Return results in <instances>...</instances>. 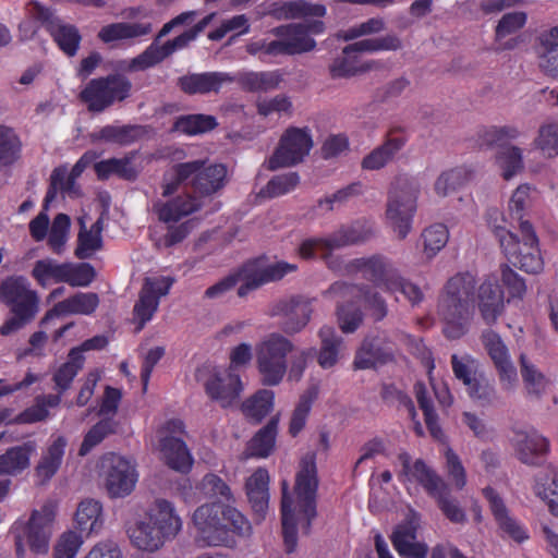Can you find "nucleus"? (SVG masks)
Listing matches in <instances>:
<instances>
[{
  "label": "nucleus",
  "instance_id": "1",
  "mask_svg": "<svg viewBox=\"0 0 558 558\" xmlns=\"http://www.w3.org/2000/svg\"><path fill=\"white\" fill-rule=\"evenodd\" d=\"M318 487L315 454L306 453L300 462L294 490L289 492L288 482L281 483V523L286 548L293 551L299 535L310 532L316 517V492Z\"/></svg>",
  "mask_w": 558,
  "mask_h": 558
},
{
  "label": "nucleus",
  "instance_id": "2",
  "mask_svg": "<svg viewBox=\"0 0 558 558\" xmlns=\"http://www.w3.org/2000/svg\"><path fill=\"white\" fill-rule=\"evenodd\" d=\"M183 530V519L174 504L156 498L126 526V535L133 548L142 554H155L168 542L173 541Z\"/></svg>",
  "mask_w": 558,
  "mask_h": 558
},
{
  "label": "nucleus",
  "instance_id": "3",
  "mask_svg": "<svg viewBox=\"0 0 558 558\" xmlns=\"http://www.w3.org/2000/svg\"><path fill=\"white\" fill-rule=\"evenodd\" d=\"M192 523L197 539L208 546H231L233 534L247 536L251 533L248 520L236 508L221 501L197 507Z\"/></svg>",
  "mask_w": 558,
  "mask_h": 558
},
{
  "label": "nucleus",
  "instance_id": "4",
  "mask_svg": "<svg viewBox=\"0 0 558 558\" xmlns=\"http://www.w3.org/2000/svg\"><path fill=\"white\" fill-rule=\"evenodd\" d=\"M475 277L470 272L449 279L439 300L438 311L448 339H459L469 330L474 314Z\"/></svg>",
  "mask_w": 558,
  "mask_h": 558
},
{
  "label": "nucleus",
  "instance_id": "5",
  "mask_svg": "<svg viewBox=\"0 0 558 558\" xmlns=\"http://www.w3.org/2000/svg\"><path fill=\"white\" fill-rule=\"evenodd\" d=\"M500 216L497 209L489 210L488 225L498 238L508 259L527 274H539L544 269V259L531 223L529 221L521 222L520 231L523 240L520 242L505 225L499 223Z\"/></svg>",
  "mask_w": 558,
  "mask_h": 558
},
{
  "label": "nucleus",
  "instance_id": "6",
  "mask_svg": "<svg viewBox=\"0 0 558 558\" xmlns=\"http://www.w3.org/2000/svg\"><path fill=\"white\" fill-rule=\"evenodd\" d=\"M226 178L227 169L220 163L206 165L203 160L179 162L165 172L161 184L162 195H171L181 184L187 182L195 191L209 195L225 185Z\"/></svg>",
  "mask_w": 558,
  "mask_h": 558
},
{
  "label": "nucleus",
  "instance_id": "7",
  "mask_svg": "<svg viewBox=\"0 0 558 558\" xmlns=\"http://www.w3.org/2000/svg\"><path fill=\"white\" fill-rule=\"evenodd\" d=\"M0 300L12 314L0 326L2 336L12 335L33 322L39 312L38 293L31 288L29 281L22 276H12L0 284Z\"/></svg>",
  "mask_w": 558,
  "mask_h": 558
},
{
  "label": "nucleus",
  "instance_id": "8",
  "mask_svg": "<svg viewBox=\"0 0 558 558\" xmlns=\"http://www.w3.org/2000/svg\"><path fill=\"white\" fill-rule=\"evenodd\" d=\"M293 342L279 332L264 336L255 345L256 367L265 386H278L288 373V357Z\"/></svg>",
  "mask_w": 558,
  "mask_h": 558
},
{
  "label": "nucleus",
  "instance_id": "9",
  "mask_svg": "<svg viewBox=\"0 0 558 558\" xmlns=\"http://www.w3.org/2000/svg\"><path fill=\"white\" fill-rule=\"evenodd\" d=\"M199 204L190 195L156 202L153 207L154 213L158 220L167 226V232L155 239L156 245L170 247L183 241L193 229L194 222L182 220L197 210Z\"/></svg>",
  "mask_w": 558,
  "mask_h": 558
},
{
  "label": "nucleus",
  "instance_id": "10",
  "mask_svg": "<svg viewBox=\"0 0 558 558\" xmlns=\"http://www.w3.org/2000/svg\"><path fill=\"white\" fill-rule=\"evenodd\" d=\"M329 293L339 299L337 317L344 333L354 332L362 323V314L355 305V300L363 301L369 306L376 319H381L386 315L384 301L377 294H369L359 287L337 282L331 286Z\"/></svg>",
  "mask_w": 558,
  "mask_h": 558
},
{
  "label": "nucleus",
  "instance_id": "11",
  "mask_svg": "<svg viewBox=\"0 0 558 558\" xmlns=\"http://www.w3.org/2000/svg\"><path fill=\"white\" fill-rule=\"evenodd\" d=\"M418 195L420 185L408 179H399L389 192L386 219L400 240L405 239L412 230Z\"/></svg>",
  "mask_w": 558,
  "mask_h": 558
},
{
  "label": "nucleus",
  "instance_id": "12",
  "mask_svg": "<svg viewBox=\"0 0 558 558\" xmlns=\"http://www.w3.org/2000/svg\"><path fill=\"white\" fill-rule=\"evenodd\" d=\"M421 529V515L410 511L405 520L398 524L391 535L395 549L402 558H426L428 546L417 539V532ZM430 558H465L451 544L436 545L430 553Z\"/></svg>",
  "mask_w": 558,
  "mask_h": 558
},
{
  "label": "nucleus",
  "instance_id": "13",
  "mask_svg": "<svg viewBox=\"0 0 558 558\" xmlns=\"http://www.w3.org/2000/svg\"><path fill=\"white\" fill-rule=\"evenodd\" d=\"M54 510L46 505L35 510L27 522H16L13 525L16 556L26 558V547L35 555H46L49 550L52 535Z\"/></svg>",
  "mask_w": 558,
  "mask_h": 558
},
{
  "label": "nucleus",
  "instance_id": "14",
  "mask_svg": "<svg viewBox=\"0 0 558 558\" xmlns=\"http://www.w3.org/2000/svg\"><path fill=\"white\" fill-rule=\"evenodd\" d=\"M183 422L170 418L159 425L151 438V445L160 459L172 470L187 472L192 468L193 458L186 445L178 437L183 432Z\"/></svg>",
  "mask_w": 558,
  "mask_h": 558
},
{
  "label": "nucleus",
  "instance_id": "15",
  "mask_svg": "<svg viewBox=\"0 0 558 558\" xmlns=\"http://www.w3.org/2000/svg\"><path fill=\"white\" fill-rule=\"evenodd\" d=\"M100 469L110 498H124L135 489L140 475L133 458L107 453L101 458Z\"/></svg>",
  "mask_w": 558,
  "mask_h": 558
},
{
  "label": "nucleus",
  "instance_id": "16",
  "mask_svg": "<svg viewBox=\"0 0 558 558\" xmlns=\"http://www.w3.org/2000/svg\"><path fill=\"white\" fill-rule=\"evenodd\" d=\"M401 48V40L396 35H386L379 38H366L353 44L348 45L342 56L337 58L330 65V73L332 77H349L360 71L369 69L365 64L357 66L354 61V53L356 52H376V51H390Z\"/></svg>",
  "mask_w": 558,
  "mask_h": 558
},
{
  "label": "nucleus",
  "instance_id": "17",
  "mask_svg": "<svg viewBox=\"0 0 558 558\" xmlns=\"http://www.w3.org/2000/svg\"><path fill=\"white\" fill-rule=\"evenodd\" d=\"M323 32L324 23L322 21L279 27L276 29V35L280 37L279 40L270 41L266 51L268 54H294L310 51L316 45L312 36Z\"/></svg>",
  "mask_w": 558,
  "mask_h": 558
},
{
  "label": "nucleus",
  "instance_id": "18",
  "mask_svg": "<svg viewBox=\"0 0 558 558\" xmlns=\"http://www.w3.org/2000/svg\"><path fill=\"white\" fill-rule=\"evenodd\" d=\"M313 144L312 132L308 128L291 126L287 129L277 149L267 162L268 168L276 170L303 161L313 148Z\"/></svg>",
  "mask_w": 558,
  "mask_h": 558
},
{
  "label": "nucleus",
  "instance_id": "19",
  "mask_svg": "<svg viewBox=\"0 0 558 558\" xmlns=\"http://www.w3.org/2000/svg\"><path fill=\"white\" fill-rule=\"evenodd\" d=\"M359 267L366 276L375 280L377 286L386 288L395 293L400 291L410 302L417 303L422 300L421 289L404 281L398 274L397 269L383 257H372L359 260Z\"/></svg>",
  "mask_w": 558,
  "mask_h": 558
},
{
  "label": "nucleus",
  "instance_id": "20",
  "mask_svg": "<svg viewBox=\"0 0 558 558\" xmlns=\"http://www.w3.org/2000/svg\"><path fill=\"white\" fill-rule=\"evenodd\" d=\"M213 17L214 14L205 16L190 29L185 31L174 39L169 40L163 45H158L157 43L151 44L142 54L132 59L126 68L130 71H141L159 63L174 51L186 47L192 40L196 38L199 33L205 29Z\"/></svg>",
  "mask_w": 558,
  "mask_h": 558
},
{
  "label": "nucleus",
  "instance_id": "21",
  "mask_svg": "<svg viewBox=\"0 0 558 558\" xmlns=\"http://www.w3.org/2000/svg\"><path fill=\"white\" fill-rule=\"evenodd\" d=\"M130 82L119 75L90 81L81 93L82 100L92 111H102L114 101L129 96Z\"/></svg>",
  "mask_w": 558,
  "mask_h": 558
},
{
  "label": "nucleus",
  "instance_id": "22",
  "mask_svg": "<svg viewBox=\"0 0 558 558\" xmlns=\"http://www.w3.org/2000/svg\"><path fill=\"white\" fill-rule=\"evenodd\" d=\"M396 470L399 481L410 493L413 487L420 485L433 497L439 489L445 488L446 483L432 468L421 459L413 461L404 451L398 456Z\"/></svg>",
  "mask_w": 558,
  "mask_h": 558
},
{
  "label": "nucleus",
  "instance_id": "23",
  "mask_svg": "<svg viewBox=\"0 0 558 558\" xmlns=\"http://www.w3.org/2000/svg\"><path fill=\"white\" fill-rule=\"evenodd\" d=\"M367 234L368 232L362 231L361 226L357 225L342 229L332 236L306 239L301 243L299 254L305 259L313 257L328 258L333 251L363 241Z\"/></svg>",
  "mask_w": 558,
  "mask_h": 558
},
{
  "label": "nucleus",
  "instance_id": "24",
  "mask_svg": "<svg viewBox=\"0 0 558 558\" xmlns=\"http://www.w3.org/2000/svg\"><path fill=\"white\" fill-rule=\"evenodd\" d=\"M172 283L173 279L169 276H154L145 279L140 299L134 306V316L140 323V328L153 318L160 298L168 294Z\"/></svg>",
  "mask_w": 558,
  "mask_h": 558
},
{
  "label": "nucleus",
  "instance_id": "25",
  "mask_svg": "<svg viewBox=\"0 0 558 558\" xmlns=\"http://www.w3.org/2000/svg\"><path fill=\"white\" fill-rule=\"evenodd\" d=\"M295 264L287 262H276L269 265L259 263L247 264L240 272L239 277L242 284L239 287V295L243 296L248 291L259 286L282 279L286 275L296 270Z\"/></svg>",
  "mask_w": 558,
  "mask_h": 558
},
{
  "label": "nucleus",
  "instance_id": "26",
  "mask_svg": "<svg viewBox=\"0 0 558 558\" xmlns=\"http://www.w3.org/2000/svg\"><path fill=\"white\" fill-rule=\"evenodd\" d=\"M483 344L497 369L499 381L505 390H513L518 384V373L508 349L501 338L489 330L482 336Z\"/></svg>",
  "mask_w": 558,
  "mask_h": 558
},
{
  "label": "nucleus",
  "instance_id": "27",
  "mask_svg": "<svg viewBox=\"0 0 558 558\" xmlns=\"http://www.w3.org/2000/svg\"><path fill=\"white\" fill-rule=\"evenodd\" d=\"M205 389L211 399L222 407H229L240 397L243 391V384L239 374L232 372L231 368L215 367L205 381Z\"/></svg>",
  "mask_w": 558,
  "mask_h": 558
},
{
  "label": "nucleus",
  "instance_id": "28",
  "mask_svg": "<svg viewBox=\"0 0 558 558\" xmlns=\"http://www.w3.org/2000/svg\"><path fill=\"white\" fill-rule=\"evenodd\" d=\"M98 304L99 299L96 293L78 292L73 296L57 303L51 310H49L40 320V326L46 327L52 320L69 315H90L95 312Z\"/></svg>",
  "mask_w": 558,
  "mask_h": 558
},
{
  "label": "nucleus",
  "instance_id": "29",
  "mask_svg": "<svg viewBox=\"0 0 558 558\" xmlns=\"http://www.w3.org/2000/svg\"><path fill=\"white\" fill-rule=\"evenodd\" d=\"M274 315H282V329L287 333L302 330L310 322L312 308L310 302L300 296L280 300L272 310Z\"/></svg>",
  "mask_w": 558,
  "mask_h": 558
},
{
  "label": "nucleus",
  "instance_id": "30",
  "mask_svg": "<svg viewBox=\"0 0 558 558\" xmlns=\"http://www.w3.org/2000/svg\"><path fill=\"white\" fill-rule=\"evenodd\" d=\"M269 480V473L264 468H257L245 480V494L258 520L265 519L268 511Z\"/></svg>",
  "mask_w": 558,
  "mask_h": 558
},
{
  "label": "nucleus",
  "instance_id": "31",
  "mask_svg": "<svg viewBox=\"0 0 558 558\" xmlns=\"http://www.w3.org/2000/svg\"><path fill=\"white\" fill-rule=\"evenodd\" d=\"M66 447L68 440L64 436L50 437L35 469L36 477L40 483H47L56 475L62 464Z\"/></svg>",
  "mask_w": 558,
  "mask_h": 558
},
{
  "label": "nucleus",
  "instance_id": "32",
  "mask_svg": "<svg viewBox=\"0 0 558 558\" xmlns=\"http://www.w3.org/2000/svg\"><path fill=\"white\" fill-rule=\"evenodd\" d=\"M477 305L482 318L487 324H493L504 310V293L495 276H488L480 284L477 290Z\"/></svg>",
  "mask_w": 558,
  "mask_h": 558
},
{
  "label": "nucleus",
  "instance_id": "33",
  "mask_svg": "<svg viewBox=\"0 0 558 558\" xmlns=\"http://www.w3.org/2000/svg\"><path fill=\"white\" fill-rule=\"evenodd\" d=\"M515 454L525 464H536L548 452L549 444L536 430L518 432L512 439Z\"/></svg>",
  "mask_w": 558,
  "mask_h": 558
},
{
  "label": "nucleus",
  "instance_id": "34",
  "mask_svg": "<svg viewBox=\"0 0 558 558\" xmlns=\"http://www.w3.org/2000/svg\"><path fill=\"white\" fill-rule=\"evenodd\" d=\"M483 494L489 504L495 520L505 535L518 543L524 542L527 538L526 531L509 515V512L499 495L490 487L485 488Z\"/></svg>",
  "mask_w": 558,
  "mask_h": 558
},
{
  "label": "nucleus",
  "instance_id": "35",
  "mask_svg": "<svg viewBox=\"0 0 558 558\" xmlns=\"http://www.w3.org/2000/svg\"><path fill=\"white\" fill-rule=\"evenodd\" d=\"M527 22L524 11H512L504 14L495 27V40L499 49L513 50L521 40L515 35Z\"/></svg>",
  "mask_w": 558,
  "mask_h": 558
},
{
  "label": "nucleus",
  "instance_id": "36",
  "mask_svg": "<svg viewBox=\"0 0 558 558\" xmlns=\"http://www.w3.org/2000/svg\"><path fill=\"white\" fill-rule=\"evenodd\" d=\"M392 344L384 337H367L356 352L354 365L365 369L384 363L392 356Z\"/></svg>",
  "mask_w": 558,
  "mask_h": 558
},
{
  "label": "nucleus",
  "instance_id": "37",
  "mask_svg": "<svg viewBox=\"0 0 558 558\" xmlns=\"http://www.w3.org/2000/svg\"><path fill=\"white\" fill-rule=\"evenodd\" d=\"M536 51L539 66L546 73L558 76V24L541 32Z\"/></svg>",
  "mask_w": 558,
  "mask_h": 558
},
{
  "label": "nucleus",
  "instance_id": "38",
  "mask_svg": "<svg viewBox=\"0 0 558 558\" xmlns=\"http://www.w3.org/2000/svg\"><path fill=\"white\" fill-rule=\"evenodd\" d=\"M74 521L82 533L98 534L105 523L102 504L93 498L82 500L77 506Z\"/></svg>",
  "mask_w": 558,
  "mask_h": 558
},
{
  "label": "nucleus",
  "instance_id": "39",
  "mask_svg": "<svg viewBox=\"0 0 558 558\" xmlns=\"http://www.w3.org/2000/svg\"><path fill=\"white\" fill-rule=\"evenodd\" d=\"M232 81L233 78L227 73L211 72L184 76L180 80V86L189 94H206L219 92L223 85Z\"/></svg>",
  "mask_w": 558,
  "mask_h": 558
},
{
  "label": "nucleus",
  "instance_id": "40",
  "mask_svg": "<svg viewBox=\"0 0 558 558\" xmlns=\"http://www.w3.org/2000/svg\"><path fill=\"white\" fill-rule=\"evenodd\" d=\"M97 159V155L94 151L85 153L80 160L74 165L71 170V173L68 175L66 169L58 168L53 171L51 175V189L47 193L46 204L51 202L56 196L58 190L60 191H70L74 183V180L78 178L84 169L93 163Z\"/></svg>",
  "mask_w": 558,
  "mask_h": 558
},
{
  "label": "nucleus",
  "instance_id": "41",
  "mask_svg": "<svg viewBox=\"0 0 558 558\" xmlns=\"http://www.w3.org/2000/svg\"><path fill=\"white\" fill-rule=\"evenodd\" d=\"M36 452V444L27 441L20 446L9 448L0 454V473L17 475L31 464V458Z\"/></svg>",
  "mask_w": 558,
  "mask_h": 558
},
{
  "label": "nucleus",
  "instance_id": "42",
  "mask_svg": "<svg viewBox=\"0 0 558 558\" xmlns=\"http://www.w3.org/2000/svg\"><path fill=\"white\" fill-rule=\"evenodd\" d=\"M534 493L544 500L555 515H558V470L548 466L537 473Z\"/></svg>",
  "mask_w": 558,
  "mask_h": 558
},
{
  "label": "nucleus",
  "instance_id": "43",
  "mask_svg": "<svg viewBox=\"0 0 558 558\" xmlns=\"http://www.w3.org/2000/svg\"><path fill=\"white\" fill-rule=\"evenodd\" d=\"M78 223L81 229L78 232V245L75 254L80 258H87L101 247L102 221L101 218L97 219V221L93 222L88 229L86 216H81L78 217Z\"/></svg>",
  "mask_w": 558,
  "mask_h": 558
},
{
  "label": "nucleus",
  "instance_id": "44",
  "mask_svg": "<svg viewBox=\"0 0 558 558\" xmlns=\"http://www.w3.org/2000/svg\"><path fill=\"white\" fill-rule=\"evenodd\" d=\"M539 198V191L530 183L520 184L511 194L508 210L512 218L518 219L520 223L523 217L530 213Z\"/></svg>",
  "mask_w": 558,
  "mask_h": 558
},
{
  "label": "nucleus",
  "instance_id": "45",
  "mask_svg": "<svg viewBox=\"0 0 558 558\" xmlns=\"http://www.w3.org/2000/svg\"><path fill=\"white\" fill-rule=\"evenodd\" d=\"M405 138L391 136L383 145L373 149L362 160V168L365 170H379L389 163L393 157L403 148Z\"/></svg>",
  "mask_w": 558,
  "mask_h": 558
},
{
  "label": "nucleus",
  "instance_id": "46",
  "mask_svg": "<svg viewBox=\"0 0 558 558\" xmlns=\"http://www.w3.org/2000/svg\"><path fill=\"white\" fill-rule=\"evenodd\" d=\"M150 29V25L145 23H112L101 27L98 37L101 41L111 44L146 35Z\"/></svg>",
  "mask_w": 558,
  "mask_h": 558
},
{
  "label": "nucleus",
  "instance_id": "47",
  "mask_svg": "<svg viewBox=\"0 0 558 558\" xmlns=\"http://www.w3.org/2000/svg\"><path fill=\"white\" fill-rule=\"evenodd\" d=\"M322 347L318 353V364L323 368L335 366L341 356L343 341L331 327H323L319 330Z\"/></svg>",
  "mask_w": 558,
  "mask_h": 558
},
{
  "label": "nucleus",
  "instance_id": "48",
  "mask_svg": "<svg viewBox=\"0 0 558 558\" xmlns=\"http://www.w3.org/2000/svg\"><path fill=\"white\" fill-rule=\"evenodd\" d=\"M496 165L505 180H510L519 174L523 168V150L514 145L499 148L495 157Z\"/></svg>",
  "mask_w": 558,
  "mask_h": 558
},
{
  "label": "nucleus",
  "instance_id": "49",
  "mask_svg": "<svg viewBox=\"0 0 558 558\" xmlns=\"http://www.w3.org/2000/svg\"><path fill=\"white\" fill-rule=\"evenodd\" d=\"M238 81L250 92H269L279 87L282 74L279 71L243 72L239 74Z\"/></svg>",
  "mask_w": 558,
  "mask_h": 558
},
{
  "label": "nucleus",
  "instance_id": "50",
  "mask_svg": "<svg viewBox=\"0 0 558 558\" xmlns=\"http://www.w3.org/2000/svg\"><path fill=\"white\" fill-rule=\"evenodd\" d=\"M533 145L546 158L558 156V119L547 120L541 124Z\"/></svg>",
  "mask_w": 558,
  "mask_h": 558
},
{
  "label": "nucleus",
  "instance_id": "51",
  "mask_svg": "<svg viewBox=\"0 0 558 558\" xmlns=\"http://www.w3.org/2000/svg\"><path fill=\"white\" fill-rule=\"evenodd\" d=\"M26 19L20 23L19 33L22 40H28L37 32L38 23H49L52 13L37 1L28 2L26 7Z\"/></svg>",
  "mask_w": 558,
  "mask_h": 558
},
{
  "label": "nucleus",
  "instance_id": "52",
  "mask_svg": "<svg viewBox=\"0 0 558 558\" xmlns=\"http://www.w3.org/2000/svg\"><path fill=\"white\" fill-rule=\"evenodd\" d=\"M471 175V169L465 166L442 171L435 181V193L438 196L445 197L465 183Z\"/></svg>",
  "mask_w": 558,
  "mask_h": 558
},
{
  "label": "nucleus",
  "instance_id": "53",
  "mask_svg": "<svg viewBox=\"0 0 558 558\" xmlns=\"http://www.w3.org/2000/svg\"><path fill=\"white\" fill-rule=\"evenodd\" d=\"M521 375L531 393L541 395L551 390L554 380L541 373L524 355L520 356Z\"/></svg>",
  "mask_w": 558,
  "mask_h": 558
},
{
  "label": "nucleus",
  "instance_id": "54",
  "mask_svg": "<svg viewBox=\"0 0 558 558\" xmlns=\"http://www.w3.org/2000/svg\"><path fill=\"white\" fill-rule=\"evenodd\" d=\"M275 393L268 389H260L242 404L243 413L255 421H260L274 408Z\"/></svg>",
  "mask_w": 558,
  "mask_h": 558
},
{
  "label": "nucleus",
  "instance_id": "55",
  "mask_svg": "<svg viewBox=\"0 0 558 558\" xmlns=\"http://www.w3.org/2000/svg\"><path fill=\"white\" fill-rule=\"evenodd\" d=\"M276 436L277 422L271 421L251 439L247 446V456L267 458L275 448Z\"/></svg>",
  "mask_w": 558,
  "mask_h": 558
},
{
  "label": "nucleus",
  "instance_id": "56",
  "mask_svg": "<svg viewBox=\"0 0 558 558\" xmlns=\"http://www.w3.org/2000/svg\"><path fill=\"white\" fill-rule=\"evenodd\" d=\"M218 125L214 116L187 114L182 116L174 122L173 129L186 135H197L211 131Z\"/></svg>",
  "mask_w": 558,
  "mask_h": 558
},
{
  "label": "nucleus",
  "instance_id": "57",
  "mask_svg": "<svg viewBox=\"0 0 558 558\" xmlns=\"http://www.w3.org/2000/svg\"><path fill=\"white\" fill-rule=\"evenodd\" d=\"M63 263H58L52 258L37 260L32 270L33 278L41 287L63 282Z\"/></svg>",
  "mask_w": 558,
  "mask_h": 558
},
{
  "label": "nucleus",
  "instance_id": "58",
  "mask_svg": "<svg viewBox=\"0 0 558 558\" xmlns=\"http://www.w3.org/2000/svg\"><path fill=\"white\" fill-rule=\"evenodd\" d=\"M423 254L427 259L436 256L447 244L449 232L446 226L441 223L433 225L426 228L422 233Z\"/></svg>",
  "mask_w": 558,
  "mask_h": 558
},
{
  "label": "nucleus",
  "instance_id": "59",
  "mask_svg": "<svg viewBox=\"0 0 558 558\" xmlns=\"http://www.w3.org/2000/svg\"><path fill=\"white\" fill-rule=\"evenodd\" d=\"M70 226L71 220L68 215L59 214L54 217L46 236L48 246L53 253L61 254L64 251L69 240Z\"/></svg>",
  "mask_w": 558,
  "mask_h": 558
},
{
  "label": "nucleus",
  "instance_id": "60",
  "mask_svg": "<svg viewBox=\"0 0 558 558\" xmlns=\"http://www.w3.org/2000/svg\"><path fill=\"white\" fill-rule=\"evenodd\" d=\"M50 32L59 47L68 54L73 56L76 53L81 36L76 27L72 25L62 24L61 22H49Z\"/></svg>",
  "mask_w": 558,
  "mask_h": 558
},
{
  "label": "nucleus",
  "instance_id": "61",
  "mask_svg": "<svg viewBox=\"0 0 558 558\" xmlns=\"http://www.w3.org/2000/svg\"><path fill=\"white\" fill-rule=\"evenodd\" d=\"M465 388L472 401L480 407L492 405L497 400L495 387L484 373L466 385Z\"/></svg>",
  "mask_w": 558,
  "mask_h": 558
},
{
  "label": "nucleus",
  "instance_id": "62",
  "mask_svg": "<svg viewBox=\"0 0 558 558\" xmlns=\"http://www.w3.org/2000/svg\"><path fill=\"white\" fill-rule=\"evenodd\" d=\"M84 361L85 359L80 354L78 350L70 351L68 361L58 368L53 376L56 387L60 391H64L70 387L77 372L82 368Z\"/></svg>",
  "mask_w": 558,
  "mask_h": 558
},
{
  "label": "nucleus",
  "instance_id": "63",
  "mask_svg": "<svg viewBox=\"0 0 558 558\" xmlns=\"http://www.w3.org/2000/svg\"><path fill=\"white\" fill-rule=\"evenodd\" d=\"M451 366L456 378L461 380L464 386L483 373L480 369V362L466 353L453 354L451 356Z\"/></svg>",
  "mask_w": 558,
  "mask_h": 558
},
{
  "label": "nucleus",
  "instance_id": "64",
  "mask_svg": "<svg viewBox=\"0 0 558 558\" xmlns=\"http://www.w3.org/2000/svg\"><path fill=\"white\" fill-rule=\"evenodd\" d=\"M325 14L326 8L324 5L312 4L302 0L287 2L278 11V16L283 19L320 17Z\"/></svg>",
  "mask_w": 558,
  "mask_h": 558
}]
</instances>
